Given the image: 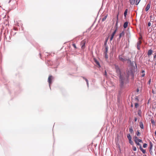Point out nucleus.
<instances>
[{"mask_svg":"<svg viewBox=\"0 0 156 156\" xmlns=\"http://www.w3.org/2000/svg\"><path fill=\"white\" fill-rule=\"evenodd\" d=\"M116 71L117 73L120 75V86L122 87L123 86L124 82L127 80L129 76V74L128 73L126 74L125 73L121 74L120 69L118 68H116Z\"/></svg>","mask_w":156,"mask_h":156,"instance_id":"1","label":"nucleus"},{"mask_svg":"<svg viewBox=\"0 0 156 156\" xmlns=\"http://www.w3.org/2000/svg\"><path fill=\"white\" fill-rule=\"evenodd\" d=\"M123 54H122V55H119V58L120 60L122 61L123 62H124L127 61L130 62H131V61L130 59L129 58L127 59L126 58H125L124 56H123Z\"/></svg>","mask_w":156,"mask_h":156,"instance_id":"2","label":"nucleus"},{"mask_svg":"<svg viewBox=\"0 0 156 156\" xmlns=\"http://www.w3.org/2000/svg\"><path fill=\"white\" fill-rule=\"evenodd\" d=\"M141 0H129L130 3L132 5H134L135 3L136 5L138 4Z\"/></svg>","mask_w":156,"mask_h":156,"instance_id":"3","label":"nucleus"},{"mask_svg":"<svg viewBox=\"0 0 156 156\" xmlns=\"http://www.w3.org/2000/svg\"><path fill=\"white\" fill-rule=\"evenodd\" d=\"M141 39H142L141 37H140L139 38V40L138 41L137 44V48L139 50L140 49V45L142 43V42L140 40Z\"/></svg>","mask_w":156,"mask_h":156,"instance_id":"4","label":"nucleus"},{"mask_svg":"<svg viewBox=\"0 0 156 156\" xmlns=\"http://www.w3.org/2000/svg\"><path fill=\"white\" fill-rule=\"evenodd\" d=\"M53 79V77L52 76H49L48 78V82L49 83V86L52 83V80Z\"/></svg>","mask_w":156,"mask_h":156,"instance_id":"5","label":"nucleus"},{"mask_svg":"<svg viewBox=\"0 0 156 156\" xmlns=\"http://www.w3.org/2000/svg\"><path fill=\"white\" fill-rule=\"evenodd\" d=\"M116 30H117V28L116 29V30L114 31V32L112 34L111 37L110 38V41H112V39L114 37V35H115V33H116Z\"/></svg>","mask_w":156,"mask_h":156,"instance_id":"6","label":"nucleus"},{"mask_svg":"<svg viewBox=\"0 0 156 156\" xmlns=\"http://www.w3.org/2000/svg\"><path fill=\"white\" fill-rule=\"evenodd\" d=\"M150 6H151V3L150 2L147 4V6L145 8L146 11L147 12L149 10V9L150 8Z\"/></svg>","mask_w":156,"mask_h":156,"instance_id":"7","label":"nucleus"},{"mask_svg":"<svg viewBox=\"0 0 156 156\" xmlns=\"http://www.w3.org/2000/svg\"><path fill=\"white\" fill-rule=\"evenodd\" d=\"M85 43H86V41L85 40H83L81 42V45L82 46L81 47L82 48H83V47L85 46Z\"/></svg>","mask_w":156,"mask_h":156,"instance_id":"8","label":"nucleus"},{"mask_svg":"<svg viewBox=\"0 0 156 156\" xmlns=\"http://www.w3.org/2000/svg\"><path fill=\"white\" fill-rule=\"evenodd\" d=\"M153 51L151 50H149L147 53L148 56L149 57L152 54Z\"/></svg>","mask_w":156,"mask_h":156,"instance_id":"9","label":"nucleus"},{"mask_svg":"<svg viewBox=\"0 0 156 156\" xmlns=\"http://www.w3.org/2000/svg\"><path fill=\"white\" fill-rule=\"evenodd\" d=\"M133 139H134V141L135 143H136V142H137L138 141V140H139L138 137L136 136H134L133 137Z\"/></svg>","mask_w":156,"mask_h":156,"instance_id":"10","label":"nucleus"},{"mask_svg":"<svg viewBox=\"0 0 156 156\" xmlns=\"http://www.w3.org/2000/svg\"><path fill=\"white\" fill-rule=\"evenodd\" d=\"M150 146L149 147V149H152L153 146V144L151 142V141H150L149 142Z\"/></svg>","mask_w":156,"mask_h":156,"instance_id":"11","label":"nucleus"},{"mask_svg":"<svg viewBox=\"0 0 156 156\" xmlns=\"http://www.w3.org/2000/svg\"><path fill=\"white\" fill-rule=\"evenodd\" d=\"M124 35V33L123 31H122L121 33L119 35V38L120 39Z\"/></svg>","mask_w":156,"mask_h":156,"instance_id":"12","label":"nucleus"},{"mask_svg":"<svg viewBox=\"0 0 156 156\" xmlns=\"http://www.w3.org/2000/svg\"><path fill=\"white\" fill-rule=\"evenodd\" d=\"M128 22H125L123 25V27L125 28H126L128 26Z\"/></svg>","mask_w":156,"mask_h":156,"instance_id":"13","label":"nucleus"},{"mask_svg":"<svg viewBox=\"0 0 156 156\" xmlns=\"http://www.w3.org/2000/svg\"><path fill=\"white\" fill-rule=\"evenodd\" d=\"M140 127L141 129H143L144 128V125L142 122H140Z\"/></svg>","mask_w":156,"mask_h":156,"instance_id":"14","label":"nucleus"},{"mask_svg":"<svg viewBox=\"0 0 156 156\" xmlns=\"http://www.w3.org/2000/svg\"><path fill=\"white\" fill-rule=\"evenodd\" d=\"M129 140V142L130 144L131 145H133V142L132 140L131 139Z\"/></svg>","mask_w":156,"mask_h":156,"instance_id":"15","label":"nucleus"},{"mask_svg":"<svg viewBox=\"0 0 156 156\" xmlns=\"http://www.w3.org/2000/svg\"><path fill=\"white\" fill-rule=\"evenodd\" d=\"M129 131L131 133H132L133 132V129L132 127V126H131L129 128Z\"/></svg>","mask_w":156,"mask_h":156,"instance_id":"16","label":"nucleus"},{"mask_svg":"<svg viewBox=\"0 0 156 156\" xmlns=\"http://www.w3.org/2000/svg\"><path fill=\"white\" fill-rule=\"evenodd\" d=\"M127 9H126L125 10L124 13V16L125 17H126V16L127 14Z\"/></svg>","mask_w":156,"mask_h":156,"instance_id":"17","label":"nucleus"},{"mask_svg":"<svg viewBox=\"0 0 156 156\" xmlns=\"http://www.w3.org/2000/svg\"><path fill=\"white\" fill-rule=\"evenodd\" d=\"M107 15L106 16H105L102 19V21H104L107 18Z\"/></svg>","mask_w":156,"mask_h":156,"instance_id":"18","label":"nucleus"},{"mask_svg":"<svg viewBox=\"0 0 156 156\" xmlns=\"http://www.w3.org/2000/svg\"><path fill=\"white\" fill-rule=\"evenodd\" d=\"M127 137L128 140H129L131 139V137L130 135L129 134H128L127 135Z\"/></svg>","mask_w":156,"mask_h":156,"instance_id":"19","label":"nucleus"},{"mask_svg":"<svg viewBox=\"0 0 156 156\" xmlns=\"http://www.w3.org/2000/svg\"><path fill=\"white\" fill-rule=\"evenodd\" d=\"M149 152H150V154L151 155H153V152L152 151V149H149Z\"/></svg>","mask_w":156,"mask_h":156,"instance_id":"20","label":"nucleus"},{"mask_svg":"<svg viewBox=\"0 0 156 156\" xmlns=\"http://www.w3.org/2000/svg\"><path fill=\"white\" fill-rule=\"evenodd\" d=\"M147 146V144H144L143 145V147L144 148L146 147Z\"/></svg>","mask_w":156,"mask_h":156,"instance_id":"21","label":"nucleus"},{"mask_svg":"<svg viewBox=\"0 0 156 156\" xmlns=\"http://www.w3.org/2000/svg\"><path fill=\"white\" fill-rule=\"evenodd\" d=\"M133 149L134 151H136V147L134 146H133Z\"/></svg>","mask_w":156,"mask_h":156,"instance_id":"22","label":"nucleus"},{"mask_svg":"<svg viewBox=\"0 0 156 156\" xmlns=\"http://www.w3.org/2000/svg\"><path fill=\"white\" fill-rule=\"evenodd\" d=\"M105 53H107L108 51V48L107 47H105Z\"/></svg>","mask_w":156,"mask_h":156,"instance_id":"23","label":"nucleus"},{"mask_svg":"<svg viewBox=\"0 0 156 156\" xmlns=\"http://www.w3.org/2000/svg\"><path fill=\"white\" fill-rule=\"evenodd\" d=\"M139 106V105L138 103H135V107L136 108H137V107H138Z\"/></svg>","mask_w":156,"mask_h":156,"instance_id":"24","label":"nucleus"},{"mask_svg":"<svg viewBox=\"0 0 156 156\" xmlns=\"http://www.w3.org/2000/svg\"><path fill=\"white\" fill-rule=\"evenodd\" d=\"M140 133L139 132V131H137L136 133L137 136H140Z\"/></svg>","mask_w":156,"mask_h":156,"instance_id":"25","label":"nucleus"},{"mask_svg":"<svg viewBox=\"0 0 156 156\" xmlns=\"http://www.w3.org/2000/svg\"><path fill=\"white\" fill-rule=\"evenodd\" d=\"M151 79H150L149 80V81H148V84L149 85L151 83Z\"/></svg>","mask_w":156,"mask_h":156,"instance_id":"26","label":"nucleus"},{"mask_svg":"<svg viewBox=\"0 0 156 156\" xmlns=\"http://www.w3.org/2000/svg\"><path fill=\"white\" fill-rule=\"evenodd\" d=\"M137 145H138L140 146H141V144H140L139 142H138V141L137 142H136V143H135Z\"/></svg>","mask_w":156,"mask_h":156,"instance_id":"27","label":"nucleus"},{"mask_svg":"<svg viewBox=\"0 0 156 156\" xmlns=\"http://www.w3.org/2000/svg\"><path fill=\"white\" fill-rule=\"evenodd\" d=\"M85 80L86 81V82H87V86H89L88 81V80L87 79H86Z\"/></svg>","mask_w":156,"mask_h":156,"instance_id":"28","label":"nucleus"},{"mask_svg":"<svg viewBox=\"0 0 156 156\" xmlns=\"http://www.w3.org/2000/svg\"><path fill=\"white\" fill-rule=\"evenodd\" d=\"M105 57L106 58H108L107 54V53H105Z\"/></svg>","mask_w":156,"mask_h":156,"instance_id":"29","label":"nucleus"},{"mask_svg":"<svg viewBox=\"0 0 156 156\" xmlns=\"http://www.w3.org/2000/svg\"><path fill=\"white\" fill-rule=\"evenodd\" d=\"M138 115H139L140 116H141V112H140V111H138Z\"/></svg>","mask_w":156,"mask_h":156,"instance_id":"30","label":"nucleus"},{"mask_svg":"<svg viewBox=\"0 0 156 156\" xmlns=\"http://www.w3.org/2000/svg\"><path fill=\"white\" fill-rule=\"evenodd\" d=\"M141 151L142 152H143V153H144H144H146V151H145V150H144L143 149L142 150H141Z\"/></svg>","mask_w":156,"mask_h":156,"instance_id":"31","label":"nucleus"},{"mask_svg":"<svg viewBox=\"0 0 156 156\" xmlns=\"http://www.w3.org/2000/svg\"><path fill=\"white\" fill-rule=\"evenodd\" d=\"M73 46L75 48H76V44H73Z\"/></svg>","mask_w":156,"mask_h":156,"instance_id":"32","label":"nucleus"},{"mask_svg":"<svg viewBox=\"0 0 156 156\" xmlns=\"http://www.w3.org/2000/svg\"><path fill=\"white\" fill-rule=\"evenodd\" d=\"M154 61L155 62L156 61V54L154 55Z\"/></svg>","mask_w":156,"mask_h":156,"instance_id":"33","label":"nucleus"},{"mask_svg":"<svg viewBox=\"0 0 156 156\" xmlns=\"http://www.w3.org/2000/svg\"><path fill=\"white\" fill-rule=\"evenodd\" d=\"M151 123H152L153 124H154L155 123L154 121L153 120L151 119Z\"/></svg>","mask_w":156,"mask_h":156,"instance_id":"34","label":"nucleus"},{"mask_svg":"<svg viewBox=\"0 0 156 156\" xmlns=\"http://www.w3.org/2000/svg\"><path fill=\"white\" fill-rule=\"evenodd\" d=\"M138 142H140L142 143V140H141L139 139Z\"/></svg>","mask_w":156,"mask_h":156,"instance_id":"35","label":"nucleus"},{"mask_svg":"<svg viewBox=\"0 0 156 156\" xmlns=\"http://www.w3.org/2000/svg\"><path fill=\"white\" fill-rule=\"evenodd\" d=\"M104 75L106 76H107V73L106 70L105 71Z\"/></svg>","mask_w":156,"mask_h":156,"instance_id":"36","label":"nucleus"},{"mask_svg":"<svg viewBox=\"0 0 156 156\" xmlns=\"http://www.w3.org/2000/svg\"><path fill=\"white\" fill-rule=\"evenodd\" d=\"M148 27H150L151 26V23L149 22L148 23Z\"/></svg>","mask_w":156,"mask_h":156,"instance_id":"37","label":"nucleus"},{"mask_svg":"<svg viewBox=\"0 0 156 156\" xmlns=\"http://www.w3.org/2000/svg\"><path fill=\"white\" fill-rule=\"evenodd\" d=\"M145 73H143V74L141 76L142 77H143L145 76Z\"/></svg>","mask_w":156,"mask_h":156,"instance_id":"38","label":"nucleus"},{"mask_svg":"<svg viewBox=\"0 0 156 156\" xmlns=\"http://www.w3.org/2000/svg\"><path fill=\"white\" fill-rule=\"evenodd\" d=\"M137 120V118L136 117H135L134 118V121L135 122H136Z\"/></svg>","mask_w":156,"mask_h":156,"instance_id":"39","label":"nucleus"},{"mask_svg":"<svg viewBox=\"0 0 156 156\" xmlns=\"http://www.w3.org/2000/svg\"><path fill=\"white\" fill-rule=\"evenodd\" d=\"M143 149V148H142V146H140V150L141 151V150H142Z\"/></svg>","mask_w":156,"mask_h":156,"instance_id":"40","label":"nucleus"},{"mask_svg":"<svg viewBox=\"0 0 156 156\" xmlns=\"http://www.w3.org/2000/svg\"><path fill=\"white\" fill-rule=\"evenodd\" d=\"M143 149V148H142V146H140V150L141 151V150H142Z\"/></svg>","mask_w":156,"mask_h":156,"instance_id":"41","label":"nucleus"},{"mask_svg":"<svg viewBox=\"0 0 156 156\" xmlns=\"http://www.w3.org/2000/svg\"><path fill=\"white\" fill-rule=\"evenodd\" d=\"M96 64H97V65H99V62H98V61H96Z\"/></svg>","mask_w":156,"mask_h":156,"instance_id":"42","label":"nucleus"},{"mask_svg":"<svg viewBox=\"0 0 156 156\" xmlns=\"http://www.w3.org/2000/svg\"><path fill=\"white\" fill-rule=\"evenodd\" d=\"M118 19V16H117V20L116 23V25H117V23H118V22H117Z\"/></svg>","mask_w":156,"mask_h":156,"instance_id":"43","label":"nucleus"},{"mask_svg":"<svg viewBox=\"0 0 156 156\" xmlns=\"http://www.w3.org/2000/svg\"><path fill=\"white\" fill-rule=\"evenodd\" d=\"M144 72H145V71L144 70H142L141 71V73H144Z\"/></svg>","mask_w":156,"mask_h":156,"instance_id":"44","label":"nucleus"},{"mask_svg":"<svg viewBox=\"0 0 156 156\" xmlns=\"http://www.w3.org/2000/svg\"><path fill=\"white\" fill-rule=\"evenodd\" d=\"M133 105L132 104L131 105V107H133Z\"/></svg>","mask_w":156,"mask_h":156,"instance_id":"45","label":"nucleus"},{"mask_svg":"<svg viewBox=\"0 0 156 156\" xmlns=\"http://www.w3.org/2000/svg\"><path fill=\"white\" fill-rule=\"evenodd\" d=\"M83 79H84V80H85L86 79V78H85V77H83Z\"/></svg>","mask_w":156,"mask_h":156,"instance_id":"46","label":"nucleus"},{"mask_svg":"<svg viewBox=\"0 0 156 156\" xmlns=\"http://www.w3.org/2000/svg\"><path fill=\"white\" fill-rule=\"evenodd\" d=\"M108 37L107 39L106 40V41H108Z\"/></svg>","mask_w":156,"mask_h":156,"instance_id":"47","label":"nucleus"},{"mask_svg":"<svg viewBox=\"0 0 156 156\" xmlns=\"http://www.w3.org/2000/svg\"><path fill=\"white\" fill-rule=\"evenodd\" d=\"M155 134L156 135V131H155Z\"/></svg>","mask_w":156,"mask_h":156,"instance_id":"48","label":"nucleus"}]
</instances>
